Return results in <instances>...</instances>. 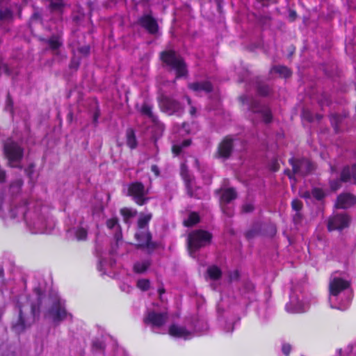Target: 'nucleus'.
I'll return each instance as SVG.
<instances>
[{
  "label": "nucleus",
  "instance_id": "1",
  "mask_svg": "<svg viewBox=\"0 0 356 356\" xmlns=\"http://www.w3.org/2000/svg\"><path fill=\"white\" fill-rule=\"evenodd\" d=\"M26 302L28 300H26ZM18 316L13 320L11 325V329L17 334L24 332L30 327L35 321L36 314H38L39 308L33 304L27 302L22 305L20 301L17 302Z\"/></svg>",
  "mask_w": 356,
  "mask_h": 356
},
{
  "label": "nucleus",
  "instance_id": "2",
  "mask_svg": "<svg viewBox=\"0 0 356 356\" xmlns=\"http://www.w3.org/2000/svg\"><path fill=\"white\" fill-rule=\"evenodd\" d=\"M71 316L65 308V301L61 300L56 294L49 298V306L44 314V317L50 319L55 325L66 319L67 316Z\"/></svg>",
  "mask_w": 356,
  "mask_h": 356
},
{
  "label": "nucleus",
  "instance_id": "3",
  "mask_svg": "<svg viewBox=\"0 0 356 356\" xmlns=\"http://www.w3.org/2000/svg\"><path fill=\"white\" fill-rule=\"evenodd\" d=\"M161 58L171 70L176 72L177 78L187 74L186 65L183 58L173 50H167L161 53Z\"/></svg>",
  "mask_w": 356,
  "mask_h": 356
},
{
  "label": "nucleus",
  "instance_id": "4",
  "mask_svg": "<svg viewBox=\"0 0 356 356\" xmlns=\"http://www.w3.org/2000/svg\"><path fill=\"white\" fill-rule=\"evenodd\" d=\"M3 149L9 165L13 168H22L20 161L24 154L23 148L14 140L8 139L4 143Z\"/></svg>",
  "mask_w": 356,
  "mask_h": 356
},
{
  "label": "nucleus",
  "instance_id": "5",
  "mask_svg": "<svg viewBox=\"0 0 356 356\" xmlns=\"http://www.w3.org/2000/svg\"><path fill=\"white\" fill-rule=\"evenodd\" d=\"M211 239V234L207 231L200 229L191 232L187 241L190 254L209 244Z\"/></svg>",
  "mask_w": 356,
  "mask_h": 356
},
{
  "label": "nucleus",
  "instance_id": "6",
  "mask_svg": "<svg viewBox=\"0 0 356 356\" xmlns=\"http://www.w3.org/2000/svg\"><path fill=\"white\" fill-rule=\"evenodd\" d=\"M349 286L350 283L341 278L333 277L330 279L329 284V302L332 308L340 310H344L346 309V307L342 306L341 304H336L335 300L338 295Z\"/></svg>",
  "mask_w": 356,
  "mask_h": 356
},
{
  "label": "nucleus",
  "instance_id": "7",
  "mask_svg": "<svg viewBox=\"0 0 356 356\" xmlns=\"http://www.w3.org/2000/svg\"><path fill=\"white\" fill-rule=\"evenodd\" d=\"M158 101L161 110L169 115L181 116L184 112V106L174 98L161 95Z\"/></svg>",
  "mask_w": 356,
  "mask_h": 356
},
{
  "label": "nucleus",
  "instance_id": "8",
  "mask_svg": "<svg viewBox=\"0 0 356 356\" xmlns=\"http://www.w3.org/2000/svg\"><path fill=\"white\" fill-rule=\"evenodd\" d=\"M241 99L244 104L249 105V108L254 113H259L262 115L264 121L266 123H269L272 120V115L269 108L261 104L258 100L253 98H250L247 95L241 97Z\"/></svg>",
  "mask_w": 356,
  "mask_h": 356
},
{
  "label": "nucleus",
  "instance_id": "9",
  "mask_svg": "<svg viewBox=\"0 0 356 356\" xmlns=\"http://www.w3.org/2000/svg\"><path fill=\"white\" fill-rule=\"evenodd\" d=\"M148 193V189H146L143 184L139 181L131 184L128 188V195L138 205H143L147 203L149 200Z\"/></svg>",
  "mask_w": 356,
  "mask_h": 356
},
{
  "label": "nucleus",
  "instance_id": "10",
  "mask_svg": "<svg viewBox=\"0 0 356 356\" xmlns=\"http://www.w3.org/2000/svg\"><path fill=\"white\" fill-rule=\"evenodd\" d=\"M289 163L293 168L294 173L300 177H305L315 170V165L306 159L291 158Z\"/></svg>",
  "mask_w": 356,
  "mask_h": 356
},
{
  "label": "nucleus",
  "instance_id": "11",
  "mask_svg": "<svg viewBox=\"0 0 356 356\" xmlns=\"http://www.w3.org/2000/svg\"><path fill=\"white\" fill-rule=\"evenodd\" d=\"M28 204V201L25 200L24 202V207L11 209L10 216L13 218H15L18 216L19 213H20L23 216L26 224L30 227L33 226V227L35 229V232H42L43 227V222L42 219L38 218L37 220L32 222L31 219H29L28 213L25 211L24 207L26 206Z\"/></svg>",
  "mask_w": 356,
  "mask_h": 356
},
{
  "label": "nucleus",
  "instance_id": "12",
  "mask_svg": "<svg viewBox=\"0 0 356 356\" xmlns=\"http://www.w3.org/2000/svg\"><path fill=\"white\" fill-rule=\"evenodd\" d=\"M350 222V217L346 213L336 214L331 217L327 223L329 231L342 230L349 226Z\"/></svg>",
  "mask_w": 356,
  "mask_h": 356
},
{
  "label": "nucleus",
  "instance_id": "13",
  "mask_svg": "<svg viewBox=\"0 0 356 356\" xmlns=\"http://www.w3.org/2000/svg\"><path fill=\"white\" fill-rule=\"evenodd\" d=\"M135 236L139 242L138 247L146 248L149 253L153 252L158 246L155 242L152 241V235L148 231L137 232Z\"/></svg>",
  "mask_w": 356,
  "mask_h": 356
},
{
  "label": "nucleus",
  "instance_id": "14",
  "mask_svg": "<svg viewBox=\"0 0 356 356\" xmlns=\"http://www.w3.org/2000/svg\"><path fill=\"white\" fill-rule=\"evenodd\" d=\"M138 24L151 34H155L158 31V24L151 15L146 14L139 17Z\"/></svg>",
  "mask_w": 356,
  "mask_h": 356
},
{
  "label": "nucleus",
  "instance_id": "15",
  "mask_svg": "<svg viewBox=\"0 0 356 356\" xmlns=\"http://www.w3.org/2000/svg\"><path fill=\"white\" fill-rule=\"evenodd\" d=\"M183 177L185 181L187 194L191 197L200 199L202 197L201 188L195 185V182L192 177L188 175L183 174Z\"/></svg>",
  "mask_w": 356,
  "mask_h": 356
},
{
  "label": "nucleus",
  "instance_id": "16",
  "mask_svg": "<svg viewBox=\"0 0 356 356\" xmlns=\"http://www.w3.org/2000/svg\"><path fill=\"white\" fill-rule=\"evenodd\" d=\"M167 318L168 316L165 313L149 312L144 318V321L145 323L152 324L154 327H159L166 322Z\"/></svg>",
  "mask_w": 356,
  "mask_h": 356
},
{
  "label": "nucleus",
  "instance_id": "17",
  "mask_svg": "<svg viewBox=\"0 0 356 356\" xmlns=\"http://www.w3.org/2000/svg\"><path fill=\"white\" fill-rule=\"evenodd\" d=\"M49 10L58 20H62L66 3L65 0H48Z\"/></svg>",
  "mask_w": 356,
  "mask_h": 356
},
{
  "label": "nucleus",
  "instance_id": "18",
  "mask_svg": "<svg viewBox=\"0 0 356 356\" xmlns=\"http://www.w3.org/2000/svg\"><path fill=\"white\" fill-rule=\"evenodd\" d=\"M233 149V139L226 137L219 145L218 154L220 157L228 159Z\"/></svg>",
  "mask_w": 356,
  "mask_h": 356
},
{
  "label": "nucleus",
  "instance_id": "19",
  "mask_svg": "<svg viewBox=\"0 0 356 356\" xmlns=\"http://www.w3.org/2000/svg\"><path fill=\"white\" fill-rule=\"evenodd\" d=\"M307 307L296 295L291 296L290 302L286 305L288 312L294 313L304 312Z\"/></svg>",
  "mask_w": 356,
  "mask_h": 356
},
{
  "label": "nucleus",
  "instance_id": "20",
  "mask_svg": "<svg viewBox=\"0 0 356 356\" xmlns=\"http://www.w3.org/2000/svg\"><path fill=\"white\" fill-rule=\"evenodd\" d=\"M220 194V204H229L237 197V193L234 188H228L216 191Z\"/></svg>",
  "mask_w": 356,
  "mask_h": 356
},
{
  "label": "nucleus",
  "instance_id": "21",
  "mask_svg": "<svg viewBox=\"0 0 356 356\" xmlns=\"http://www.w3.org/2000/svg\"><path fill=\"white\" fill-rule=\"evenodd\" d=\"M356 202L355 195L350 193L341 194L337 197L336 207L339 209H348Z\"/></svg>",
  "mask_w": 356,
  "mask_h": 356
},
{
  "label": "nucleus",
  "instance_id": "22",
  "mask_svg": "<svg viewBox=\"0 0 356 356\" xmlns=\"http://www.w3.org/2000/svg\"><path fill=\"white\" fill-rule=\"evenodd\" d=\"M169 334L174 337L184 338V339H190L193 336L191 331H188L184 327L177 325H172L170 327Z\"/></svg>",
  "mask_w": 356,
  "mask_h": 356
},
{
  "label": "nucleus",
  "instance_id": "23",
  "mask_svg": "<svg viewBox=\"0 0 356 356\" xmlns=\"http://www.w3.org/2000/svg\"><path fill=\"white\" fill-rule=\"evenodd\" d=\"M188 88L196 92H204L208 93L213 90L212 84L207 81L191 83L188 84Z\"/></svg>",
  "mask_w": 356,
  "mask_h": 356
},
{
  "label": "nucleus",
  "instance_id": "24",
  "mask_svg": "<svg viewBox=\"0 0 356 356\" xmlns=\"http://www.w3.org/2000/svg\"><path fill=\"white\" fill-rule=\"evenodd\" d=\"M351 179L356 181V164L345 166L341 172V181L347 182Z\"/></svg>",
  "mask_w": 356,
  "mask_h": 356
},
{
  "label": "nucleus",
  "instance_id": "25",
  "mask_svg": "<svg viewBox=\"0 0 356 356\" xmlns=\"http://www.w3.org/2000/svg\"><path fill=\"white\" fill-rule=\"evenodd\" d=\"M191 326L193 327L194 332L202 333L208 330V325L206 321L199 318H194L191 321Z\"/></svg>",
  "mask_w": 356,
  "mask_h": 356
},
{
  "label": "nucleus",
  "instance_id": "26",
  "mask_svg": "<svg viewBox=\"0 0 356 356\" xmlns=\"http://www.w3.org/2000/svg\"><path fill=\"white\" fill-rule=\"evenodd\" d=\"M44 41L49 46V49L56 54L58 49L62 45V42L57 35H53L49 39L44 40Z\"/></svg>",
  "mask_w": 356,
  "mask_h": 356
},
{
  "label": "nucleus",
  "instance_id": "27",
  "mask_svg": "<svg viewBox=\"0 0 356 356\" xmlns=\"http://www.w3.org/2000/svg\"><path fill=\"white\" fill-rule=\"evenodd\" d=\"M207 275L211 280H218L222 276V271L220 268L216 266H211L207 270Z\"/></svg>",
  "mask_w": 356,
  "mask_h": 356
},
{
  "label": "nucleus",
  "instance_id": "28",
  "mask_svg": "<svg viewBox=\"0 0 356 356\" xmlns=\"http://www.w3.org/2000/svg\"><path fill=\"white\" fill-rule=\"evenodd\" d=\"M150 260H144L142 261H138L134 265V270L136 273H143L150 266Z\"/></svg>",
  "mask_w": 356,
  "mask_h": 356
},
{
  "label": "nucleus",
  "instance_id": "29",
  "mask_svg": "<svg viewBox=\"0 0 356 356\" xmlns=\"http://www.w3.org/2000/svg\"><path fill=\"white\" fill-rule=\"evenodd\" d=\"M127 144L131 149L137 147V140L136 138L134 131L132 129H128L126 133Z\"/></svg>",
  "mask_w": 356,
  "mask_h": 356
},
{
  "label": "nucleus",
  "instance_id": "30",
  "mask_svg": "<svg viewBox=\"0 0 356 356\" xmlns=\"http://www.w3.org/2000/svg\"><path fill=\"white\" fill-rule=\"evenodd\" d=\"M271 72H275L284 78H288L291 75V70L284 65H275L271 69Z\"/></svg>",
  "mask_w": 356,
  "mask_h": 356
},
{
  "label": "nucleus",
  "instance_id": "31",
  "mask_svg": "<svg viewBox=\"0 0 356 356\" xmlns=\"http://www.w3.org/2000/svg\"><path fill=\"white\" fill-rule=\"evenodd\" d=\"M13 13L8 8H2L0 10V26L6 22H9L13 19Z\"/></svg>",
  "mask_w": 356,
  "mask_h": 356
},
{
  "label": "nucleus",
  "instance_id": "32",
  "mask_svg": "<svg viewBox=\"0 0 356 356\" xmlns=\"http://www.w3.org/2000/svg\"><path fill=\"white\" fill-rule=\"evenodd\" d=\"M257 90L261 96H268L270 92V86L264 82L257 81Z\"/></svg>",
  "mask_w": 356,
  "mask_h": 356
},
{
  "label": "nucleus",
  "instance_id": "33",
  "mask_svg": "<svg viewBox=\"0 0 356 356\" xmlns=\"http://www.w3.org/2000/svg\"><path fill=\"white\" fill-rule=\"evenodd\" d=\"M152 110V106L148 103L145 102L140 108V112L143 115H146L149 118L152 119L153 121H155L156 118L153 114Z\"/></svg>",
  "mask_w": 356,
  "mask_h": 356
},
{
  "label": "nucleus",
  "instance_id": "34",
  "mask_svg": "<svg viewBox=\"0 0 356 356\" xmlns=\"http://www.w3.org/2000/svg\"><path fill=\"white\" fill-rule=\"evenodd\" d=\"M23 185V181L21 179H17L13 181L10 185V191L13 195L17 194Z\"/></svg>",
  "mask_w": 356,
  "mask_h": 356
},
{
  "label": "nucleus",
  "instance_id": "35",
  "mask_svg": "<svg viewBox=\"0 0 356 356\" xmlns=\"http://www.w3.org/2000/svg\"><path fill=\"white\" fill-rule=\"evenodd\" d=\"M152 218L151 214H141L138 221V226L140 229H143L146 227V225L148 224L149 221Z\"/></svg>",
  "mask_w": 356,
  "mask_h": 356
},
{
  "label": "nucleus",
  "instance_id": "36",
  "mask_svg": "<svg viewBox=\"0 0 356 356\" xmlns=\"http://www.w3.org/2000/svg\"><path fill=\"white\" fill-rule=\"evenodd\" d=\"M199 222V216L196 213H191L188 218L184 221V225L187 227L193 226Z\"/></svg>",
  "mask_w": 356,
  "mask_h": 356
},
{
  "label": "nucleus",
  "instance_id": "37",
  "mask_svg": "<svg viewBox=\"0 0 356 356\" xmlns=\"http://www.w3.org/2000/svg\"><path fill=\"white\" fill-rule=\"evenodd\" d=\"M121 214L123 216L124 220L127 221L129 218L134 217L136 214V211H132L127 208H124L120 210Z\"/></svg>",
  "mask_w": 356,
  "mask_h": 356
},
{
  "label": "nucleus",
  "instance_id": "38",
  "mask_svg": "<svg viewBox=\"0 0 356 356\" xmlns=\"http://www.w3.org/2000/svg\"><path fill=\"white\" fill-rule=\"evenodd\" d=\"M75 236L77 240L84 241L87 238V231L82 227L79 228L75 232Z\"/></svg>",
  "mask_w": 356,
  "mask_h": 356
},
{
  "label": "nucleus",
  "instance_id": "39",
  "mask_svg": "<svg viewBox=\"0 0 356 356\" xmlns=\"http://www.w3.org/2000/svg\"><path fill=\"white\" fill-rule=\"evenodd\" d=\"M150 285L149 280L147 279L139 280L137 282V286L139 289L143 291H147L149 289Z\"/></svg>",
  "mask_w": 356,
  "mask_h": 356
},
{
  "label": "nucleus",
  "instance_id": "40",
  "mask_svg": "<svg viewBox=\"0 0 356 356\" xmlns=\"http://www.w3.org/2000/svg\"><path fill=\"white\" fill-rule=\"evenodd\" d=\"M105 348L104 343L99 340H95L92 342V350L94 351L104 352Z\"/></svg>",
  "mask_w": 356,
  "mask_h": 356
},
{
  "label": "nucleus",
  "instance_id": "41",
  "mask_svg": "<svg viewBox=\"0 0 356 356\" xmlns=\"http://www.w3.org/2000/svg\"><path fill=\"white\" fill-rule=\"evenodd\" d=\"M222 212L228 217H232L234 214V210L229 204H220Z\"/></svg>",
  "mask_w": 356,
  "mask_h": 356
},
{
  "label": "nucleus",
  "instance_id": "42",
  "mask_svg": "<svg viewBox=\"0 0 356 356\" xmlns=\"http://www.w3.org/2000/svg\"><path fill=\"white\" fill-rule=\"evenodd\" d=\"M259 230L258 228L253 227V228L250 229V230H248V232H246L245 237L247 238V239L250 240V239L254 238L255 236H257L259 234Z\"/></svg>",
  "mask_w": 356,
  "mask_h": 356
},
{
  "label": "nucleus",
  "instance_id": "43",
  "mask_svg": "<svg viewBox=\"0 0 356 356\" xmlns=\"http://www.w3.org/2000/svg\"><path fill=\"white\" fill-rule=\"evenodd\" d=\"M312 195L318 200H321L325 196L324 192L320 188H314Z\"/></svg>",
  "mask_w": 356,
  "mask_h": 356
},
{
  "label": "nucleus",
  "instance_id": "44",
  "mask_svg": "<svg viewBox=\"0 0 356 356\" xmlns=\"http://www.w3.org/2000/svg\"><path fill=\"white\" fill-rule=\"evenodd\" d=\"M291 206L294 211L296 212H300L302 207V203L298 200H294L291 203Z\"/></svg>",
  "mask_w": 356,
  "mask_h": 356
},
{
  "label": "nucleus",
  "instance_id": "45",
  "mask_svg": "<svg viewBox=\"0 0 356 356\" xmlns=\"http://www.w3.org/2000/svg\"><path fill=\"white\" fill-rule=\"evenodd\" d=\"M90 47L88 45H84L78 48V51L83 56H86L89 54Z\"/></svg>",
  "mask_w": 356,
  "mask_h": 356
},
{
  "label": "nucleus",
  "instance_id": "46",
  "mask_svg": "<svg viewBox=\"0 0 356 356\" xmlns=\"http://www.w3.org/2000/svg\"><path fill=\"white\" fill-rule=\"evenodd\" d=\"M341 182H343L341 181V178L339 179H334L330 181V187L332 191H337L338 190L341 186Z\"/></svg>",
  "mask_w": 356,
  "mask_h": 356
},
{
  "label": "nucleus",
  "instance_id": "47",
  "mask_svg": "<svg viewBox=\"0 0 356 356\" xmlns=\"http://www.w3.org/2000/svg\"><path fill=\"white\" fill-rule=\"evenodd\" d=\"M254 206L251 203H245L242 207V211L243 213H250L253 211Z\"/></svg>",
  "mask_w": 356,
  "mask_h": 356
},
{
  "label": "nucleus",
  "instance_id": "48",
  "mask_svg": "<svg viewBox=\"0 0 356 356\" xmlns=\"http://www.w3.org/2000/svg\"><path fill=\"white\" fill-rule=\"evenodd\" d=\"M302 220V216L300 212H296L293 216V221L295 225H299Z\"/></svg>",
  "mask_w": 356,
  "mask_h": 356
},
{
  "label": "nucleus",
  "instance_id": "49",
  "mask_svg": "<svg viewBox=\"0 0 356 356\" xmlns=\"http://www.w3.org/2000/svg\"><path fill=\"white\" fill-rule=\"evenodd\" d=\"M118 219H116V218H111V219H109V220H107L106 225H107V227L109 229H113L116 226L118 227Z\"/></svg>",
  "mask_w": 356,
  "mask_h": 356
},
{
  "label": "nucleus",
  "instance_id": "50",
  "mask_svg": "<svg viewBox=\"0 0 356 356\" xmlns=\"http://www.w3.org/2000/svg\"><path fill=\"white\" fill-rule=\"evenodd\" d=\"M79 64H80L79 59L74 58L72 59V60L70 62V67L72 68V69H76V70L79 67Z\"/></svg>",
  "mask_w": 356,
  "mask_h": 356
},
{
  "label": "nucleus",
  "instance_id": "51",
  "mask_svg": "<svg viewBox=\"0 0 356 356\" xmlns=\"http://www.w3.org/2000/svg\"><path fill=\"white\" fill-rule=\"evenodd\" d=\"M236 323V321H230L229 322H227L226 323V325L225 327V330L227 332H231L233 331L234 330V323Z\"/></svg>",
  "mask_w": 356,
  "mask_h": 356
},
{
  "label": "nucleus",
  "instance_id": "52",
  "mask_svg": "<svg viewBox=\"0 0 356 356\" xmlns=\"http://www.w3.org/2000/svg\"><path fill=\"white\" fill-rule=\"evenodd\" d=\"M284 173L289 177V178L290 179H293L295 181H296V179L295 178V176L296 175V173H294L293 168H292V170H291L289 169L285 170Z\"/></svg>",
  "mask_w": 356,
  "mask_h": 356
},
{
  "label": "nucleus",
  "instance_id": "53",
  "mask_svg": "<svg viewBox=\"0 0 356 356\" xmlns=\"http://www.w3.org/2000/svg\"><path fill=\"white\" fill-rule=\"evenodd\" d=\"M291 347L289 344L285 343L282 346V353L288 356L291 352Z\"/></svg>",
  "mask_w": 356,
  "mask_h": 356
},
{
  "label": "nucleus",
  "instance_id": "54",
  "mask_svg": "<svg viewBox=\"0 0 356 356\" xmlns=\"http://www.w3.org/2000/svg\"><path fill=\"white\" fill-rule=\"evenodd\" d=\"M33 292L35 293V294L37 296L38 302L40 303V300H41L42 296V292L41 289L38 287H36L34 289Z\"/></svg>",
  "mask_w": 356,
  "mask_h": 356
},
{
  "label": "nucleus",
  "instance_id": "55",
  "mask_svg": "<svg viewBox=\"0 0 356 356\" xmlns=\"http://www.w3.org/2000/svg\"><path fill=\"white\" fill-rule=\"evenodd\" d=\"M239 277L238 272L235 270L229 274V281L232 282L234 280H236Z\"/></svg>",
  "mask_w": 356,
  "mask_h": 356
},
{
  "label": "nucleus",
  "instance_id": "56",
  "mask_svg": "<svg viewBox=\"0 0 356 356\" xmlns=\"http://www.w3.org/2000/svg\"><path fill=\"white\" fill-rule=\"evenodd\" d=\"M181 149H182V146H181V145H173V147H172V152L175 155L179 154L180 152H181Z\"/></svg>",
  "mask_w": 356,
  "mask_h": 356
},
{
  "label": "nucleus",
  "instance_id": "57",
  "mask_svg": "<svg viewBox=\"0 0 356 356\" xmlns=\"http://www.w3.org/2000/svg\"><path fill=\"white\" fill-rule=\"evenodd\" d=\"M297 17V13L295 10H290L289 13V19L291 22H293Z\"/></svg>",
  "mask_w": 356,
  "mask_h": 356
},
{
  "label": "nucleus",
  "instance_id": "58",
  "mask_svg": "<svg viewBox=\"0 0 356 356\" xmlns=\"http://www.w3.org/2000/svg\"><path fill=\"white\" fill-rule=\"evenodd\" d=\"M339 119H340V118L338 115H332V119H331L332 123V124H334V123L336 124V125H335V129L336 130L337 129V124L339 122Z\"/></svg>",
  "mask_w": 356,
  "mask_h": 356
},
{
  "label": "nucleus",
  "instance_id": "59",
  "mask_svg": "<svg viewBox=\"0 0 356 356\" xmlns=\"http://www.w3.org/2000/svg\"><path fill=\"white\" fill-rule=\"evenodd\" d=\"M6 179V172L4 170L0 169V182H3Z\"/></svg>",
  "mask_w": 356,
  "mask_h": 356
},
{
  "label": "nucleus",
  "instance_id": "60",
  "mask_svg": "<svg viewBox=\"0 0 356 356\" xmlns=\"http://www.w3.org/2000/svg\"><path fill=\"white\" fill-rule=\"evenodd\" d=\"M151 169H152V171H153L156 175H159V168L156 165H152Z\"/></svg>",
  "mask_w": 356,
  "mask_h": 356
},
{
  "label": "nucleus",
  "instance_id": "61",
  "mask_svg": "<svg viewBox=\"0 0 356 356\" xmlns=\"http://www.w3.org/2000/svg\"><path fill=\"white\" fill-rule=\"evenodd\" d=\"M12 105V101L10 99V95L8 94V97H7V100H6V107L7 108L9 107V106H11Z\"/></svg>",
  "mask_w": 356,
  "mask_h": 356
},
{
  "label": "nucleus",
  "instance_id": "62",
  "mask_svg": "<svg viewBox=\"0 0 356 356\" xmlns=\"http://www.w3.org/2000/svg\"><path fill=\"white\" fill-rule=\"evenodd\" d=\"M190 145H191V140H186L183 141V143H182V144H181V146H182V147H188V146H189Z\"/></svg>",
  "mask_w": 356,
  "mask_h": 356
},
{
  "label": "nucleus",
  "instance_id": "63",
  "mask_svg": "<svg viewBox=\"0 0 356 356\" xmlns=\"http://www.w3.org/2000/svg\"><path fill=\"white\" fill-rule=\"evenodd\" d=\"M196 113V108L194 107V106H191V108H190V114L191 115H194Z\"/></svg>",
  "mask_w": 356,
  "mask_h": 356
},
{
  "label": "nucleus",
  "instance_id": "64",
  "mask_svg": "<svg viewBox=\"0 0 356 356\" xmlns=\"http://www.w3.org/2000/svg\"><path fill=\"white\" fill-rule=\"evenodd\" d=\"M32 20L34 19H40V15L38 13H34L31 17Z\"/></svg>",
  "mask_w": 356,
  "mask_h": 356
}]
</instances>
